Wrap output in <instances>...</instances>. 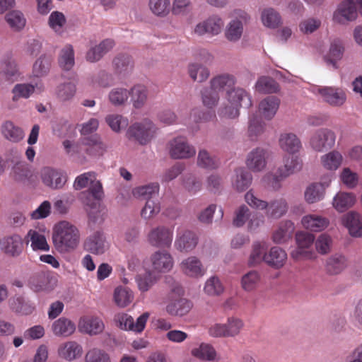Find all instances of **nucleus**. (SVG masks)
<instances>
[{
  "label": "nucleus",
  "instance_id": "obj_47",
  "mask_svg": "<svg viewBox=\"0 0 362 362\" xmlns=\"http://www.w3.org/2000/svg\"><path fill=\"white\" fill-rule=\"evenodd\" d=\"M12 176L15 181L24 182L32 175L25 162L18 161L12 168Z\"/></svg>",
  "mask_w": 362,
  "mask_h": 362
},
{
  "label": "nucleus",
  "instance_id": "obj_14",
  "mask_svg": "<svg viewBox=\"0 0 362 362\" xmlns=\"http://www.w3.org/2000/svg\"><path fill=\"white\" fill-rule=\"evenodd\" d=\"M198 238L191 230H184L177 235L175 242V247L180 252H189L192 250L197 245Z\"/></svg>",
  "mask_w": 362,
  "mask_h": 362
},
{
  "label": "nucleus",
  "instance_id": "obj_6",
  "mask_svg": "<svg viewBox=\"0 0 362 362\" xmlns=\"http://www.w3.org/2000/svg\"><path fill=\"white\" fill-rule=\"evenodd\" d=\"M335 134L328 129H320L310 139L312 148L317 151L330 149L335 143Z\"/></svg>",
  "mask_w": 362,
  "mask_h": 362
},
{
  "label": "nucleus",
  "instance_id": "obj_51",
  "mask_svg": "<svg viewBox=\"0 0 362 362\" xmlns=\"http://www.w3.org/2000/svg\"><path fill=\"white\" fill-rule=\"evenodd\" d=\"M262 21L265 26L275 28L281 24V16L274 8L264 9L262 13Z\"/></svg>",
  "mask_w": 362,
  "mask_h": 362
},
{
  "label": "nucleus",
  "instance_id": "obj_16",
  "mask_svg": "<svg viewBox=\"0 0 362 362\" xmlns=\"http://www.w3.org/2000/svg\"><path fill=\"white\" fill-rule=\"evenodd\" d=\"M115 45L112 39H105L101 41L99 45L90 49L86 53V59L90 62L99 61L106 53L110 51Z\"/></svg>",
  "mask_w": 362,
  "mask_h": 362
},
{
  "label": "nucleus",
  "instance_id": "obj_20",
  "mask_svg": "<svg viewBox=\"0 0 362 362\" xmlns=\"http://www.w3.org/2000/svg\"><path fill=\"white\" fill-rule=\"evenodd\" d=\"M78 329L90 335L98 334L103 332L104 324L98 317H83L80 319Z\"/></svg>",
  "mask_w": 362,
  "mask_h": 362
},
{
  "label": "nucleus",
  "instance_id": "obj_38",
  "mask_svg": "<svg viewBox=\"0 0 362 362\" xmlns=\"http://www.w3.org/2000/svg\"><path fill=\"white\" fill-rule=\"evenodd\" d=\"M201 95L203 105L209 109H213L216 107L219 100V93L211 85L210 87H206L201 90Z\"/></svg>",
  "mask_w": 362,
  "mask_h": 362
},
{
  "label": "nucleus",
  "instance_id": "obj_37",
  "mask_svg": "<svg viewBox=\"0 0 362 362\" xmlns=\"http://www.w3.org/2000/svg\"><path fill=\"white\" fill-rule=\"evenodd\" d=\"M51 56L43 54L33 64V74L37 77H43L49 72L52 64Z\"/></svg>",
  "mask_w": 362,
  "mask_h": 362
},
{
  "label": "nucleus",
  "instance_id": "obj_39",
  "mask_svg": "<svg viewBox=\"0 0 362 362\" xmlns=\"http://www.w3.org/2000/svg\"><path fill=\"white\" fill-rule=\"evenodd\" d=\"M235 188L238 191L243 192L246 190L251 185L252 177L250 172L244 168L236 169Z\"/></svg>",
  "mask_w": 362,
  "mask_h": 362
},
{
  "label": "nucleus",
  "instance_id": "obj_8",
  "mask_svg": "<svg viewBox=\"0 0 362 362\" xmlns=\"http://www.w3.org/2000/svg\"><path fill=\"white\" fill-rule=\"evenodd\" d=\"M170 154L174 159L188 158L195 155V148L184 137H177L170 142Z\"/></svg>",
  "mask_w": 362,
  "mask_h": 362
},
{
  "label": "nucleus",
  "instance_id": "obj_10",
  "mask_svg": "<svg viewBox=\"0 0 362 362\" xmlns=\"http://www.w3.org/2000/svg\"><path fill=\"white\" fill-rule=\"evenodd\" d=\"M341 223L348 230L351 236L362 238V216L356 211H351L344 214Z\"/></svg>",
  "mask_w": 362,
  "mask_h": 362
},
{
  "label": "nucleus",
  "instance_id": "obj_23",
  "mask_svg": "<svg viewBox=\"0 0 362 362\" xmlns=\"http://www.w3.org/2000/svg\"><path fill=\"white\" fill-rule=\"evenodd\" d=\"M347 259L343 255L335 254L330 256L326 262V272L329 275L340 274L347 267Z\"/></svg>",
  "mask_w": 362,
  "mask_h": 362
},
{
  "label": "nucleus",
  "instance_id": "obj_36",
  "mask_svg": "<svg viewBox=\"0 0 362 362\" xmlns=\"http://www.w3.org/2000/svg\"><path fill=\"white\" fill-rule=\"evenodd\" d=\"M256 90L262 93H277L279 90V84L270 76H261L256 83Z\"/></svg>",
  "mask_w": 362,
  "mask_h": 362
},
{
  "label": "nucleus",
  "instance_id": "obj_52",
  "mask_svg": "<svg viewBox=\"0 0 362 362\" xmlns=\"http://www.w3.org/2000/svg\"><path fill=\"white\" fill-rule=\"evenodd\" d=\"M182 268L185 273L191 276L202 275L201 262L195 257H191L183 261Z\"/></svg>",
  "mask_w": 362,
  "mask_h": 362
},
{
  "label": "nucleus",
  "instance_id": "obj_11",
  "mask_svg": "<svg viewBox=\"0 0 362 362\" xmlns=\"http://www.w3.org/2000/svg\"><path fill=\"white\" fill-rule=\"evenodd\" d=\"M43 183L52 189H61L66 182V176L63 172L49 167L44 168L41 173Z\"/></svg>",
  "mask_w": 362,
  "mask_h": 362
},
{
  "label": "nucleus",
  "instance_id": "obj_56",
  "mask_svg": "<svg viewBox=\"0 0 362 362\" xmlns=\"http://www.w3.org/2000/svg\"><path fill=\"white\" fill-rule=\"evenodd\" d=\"M259 280V274L257 271L252 270L243 276L242 287L246 291H251L255 288Z\"/></svg>",
  "mask_w": 362,
  "mask_h": 362
},
{
  "label": "nucleus",
  "instance_id": "obj_5",
  "mask_svg": "<svg viewBox=\"0 0 362 362\" xmlns=\"http://www.w3.org/2000/svg\"><path fill=\"white\" fill-rule=\"evenodd\" d=\"M57 282V279L50 272L38 271L30 276L28 286L35 292L50 291L56 286Z\"/></svg>",
  "mask_w": 362,
  "mask_h": 362
},
{
  "label": "nucleus",
  "instance_id": "obj_22",
  "mask_svg": "<svg viewBox=\"0 0 362 362\" xmlns=\"http://www.w3.org/2000/svg\"><path fill=\"white\" fill-rule=\"evenodd\" d=\"M52 329L54 335L66 337L74 332L76 325L71 320L62 317L53 322Z\"/></svg>",
  "mask_w": 362,
  "mask_h": 362
},
{
  "label": "nucleus",
  "instance_id": "obj_17",
  "mask_svg": "<svg viewBox=\"0 0 362 362\" xmlns=\"http://www.w3.org/2000/svg\"><path fill=\"white\" fill-rule=\"evenodd\" d=\"M105 238L101 231H96L90 236L84 243L86 250L96 255H101L105 252Z\"/></svg>",
  "mask_w": 362,
  "mask_h": 362
},
{
  "label": "nucleus",
  "instance_id": "obj_43",
  "mask_svg": "<svg viewBox=\"0 0 362 362\" xmlns=\"http://www.w3.org/2000/svg\"><path fill=\"white\" fill-rule=\"evenodd\" d=\"M134 296L132 291L128 288L118 286L114 292V299L115 303L122 308L126 307L133 300Z\"/></svg>",
  "mask_w": 362,
  "mask_h": 362
},
{
  "label": "nucleus",
  "instance_id": "obj_57",
  "mask_svg": "<svg viewBox=\"0 0 362 362\" xmlns=\"http://www.w3.org/2000/svg\"><path fill=\"white\" fill-rule=\"evenodd\" d=\"M269 210H271L270 216L279 218L285 214L288 210V204L285 199H279L272 201L268 205Z\"/></svg>",
  "mask_w": 362,
  "mask_h": 362
},
{
  "label": "nucleus",
  "instance_id": "obj_49",
  "mask_svg": "<svg viewBox=\"0 0 362 362\" xmlns=\"http://www.w3.org/2000/svg\"><path fill=\"white\" fill-rule=\"evenodd\" d=\"M192 354L204 361H213L215 359L216 352L211 345L202 343L199 348L192 350Z\"/></svg>",
  "mask_w": 362,
  "mask_h": 362
},
{
  "label": "nucleus",
  "instance_id": "obj_50",
  "mask_svg": "<svg viewBox=\"0 0 362 362\" xmlns=\"http://www.w3.org/2000/svg\"><path fill=\"white\" fill-rule=\"evenodd\" d=\"M74 50L71 45L62 49L58 59L59 66L64 70L69 71L74 65Z\"/></svg>",
  "mask_w": 362,
  "mask_h": 362
},
{
  "label": "nucleus",
  "instance_id": "obj_63",
  "mask_svg": "<svg viewBox=\"0 0 362 362\" xmlns=\"http://www.w3.org/2000/svg\"><path fill=\"white\" fill-rule=\"evenodd\" d=\"M129 91L125 88H115L110 93L109 98L115 105H120L128 99Z\"/></svg>",
  "mask_w": 362,
  "mask_h": 362
},
{
  "label": "nucleus",
  "instance_id": "obj_45",
  "mask_svg": "<svg viewBox=\"0 0 362 362\" xmlns=\"http://www.w3.org/2000/svg\"><path fill=\"white\" fill-rule=\"evenodd\" d=\"M2 133L7 139L14 142L20 141L23 137V130L10 121L6 122L3 125Z\"/></svg>",
  "mask_w": 362,
  "mask_h": 362
},
{
  "label": "nucleus",
  "instance_id": "obj_33",
  "mask_svg": "<svg viewBox=\"0 0 362 362\" xmlns=\"http://www.w3.org/2000/svg\"><path fill=\"white\" fill-rule=\"evenodd\" d=\"M302 223L305 228L318 232L327 227L329 221L326 218L315 215H309L303 218Z\"/></svg>",
  "mask_w": 362,
  "mask_h": 362
},
{
  "label": "nucleus",
  "instance_id": "obj_13",
  "mask_svg": "<svg viewBox=\"0 0 362 362\" xmlns=\"http://www.w3.org/2000/svg\"><path fill=\"white\" fill-rule=\"evenodd\" d=\"M1 249L8 256L18 257L23 249V243L21 237L14 234L4 237L0 241Z\"/></svg>",
  "mask_w": 362,
  "mask_h": 362
},
{
  "label": "nucleus",
  "instance_id": "obj_25",
  "mask_svg": "<svg viewBox=\"0 0 362 362\" xmlns=\"http://www.w3.org/2000/svg\"><path fill=\"white\" fill-rule=\"evenodd\" d=\"M112 64L116 74L122 76L128 74L134 67L132 58L127 54H119L114 58Z\"/></svg>",
  "mask_w": 362,
  "mask_h": 362
},
{
  "label": "nucleus",
  "instance_id": "obj_31",
  "mask_svg": "<svg viewBox=\"0 0 362 362\" xmlns=\"http://www.w3.org/2000/svg\"><path fill=\"white\" fill-rule=\"evenodd\" d=\"M301 168V160L292 155L284 160V165L279 168L278 173H279L281 179H284L290 175L300 171Z\"/></svg>",
  "mask_w": 362,
  "mask_h": 362
},
{
  "label": "nucleus",
  "instance_id": "obj_35",
  "mask_svg": "<svg viewBox=\"0 0 362 362\" xmlns=\"http://www.w3.org/2000/svg\"><path fill=\"white\" fill-rule=\"evenodd\" d=\"M210 83L218 93L221 90H226L228 94V90H232L234 88L235 80L233 76L224 74L214 78Z\"/></svg>",
  "mask_w": 362,
  "mask_h": 362
},
{
  "label": "nucleus",
  "instance_id": "obj_46",
  "mask_svg": "<svg viewBox=\"0 0 362 362\" xmlns=\"http://www.w3.org/2000/svg\"><path fill=\"white\" fill-rule=\"evenodd\" d=\"M81 346L75 341L68 342L59 349V355L69 361L81 356Z\"/></svg>",
  "mask_w": 362,
  "mask_h": 362
},
{
  "label": "nucleus",
  "instance_id": "obj_40",
  "mask_svg": "<svg viewBox=\"0 0 362 362\" xmlns=\"http://www.w3.org/2000/svg\"><path fill=\"white\" fill-rule=\"evenodd\" d=\"M281 147L290 153L297 152L300 147V141L293 134L281 135L279 140Z\"/></svg>",
  "mask_w": 362,
  "mask_h": 362
},
{
  "label": "nucleus",
  "instance_id": "obj_7",
  "mask_svg": "<svg viewBox=\"0 0 362 362\" xmlns=\"http://www.w3.org/2000/svg\"><path fill=\"white\" fill-rule=\"evenodd\" d=\"M173 231L164 226H158L151 230L148 234V241L153 246L166 248L171 245Z\"/></svg>",
  "mask_w": 362,
  "mask_h": 362
},
{
  "label": "nucleus",
  "instance_id": "obj_62",
  "mask_svg": "<svg viewBox=\"0 0 362 362\" xmlns=\"http://www.w3.org/2000/svg\"><path fill=\"white\" fill-rule=\"evenodd\" d=\"M321 25V21L310 18L301 21L299 24L300 30L306 35L311 34L317 30Z\"/></svg>",
  "mask_w": 362,
  "mask_h": 362
},
{
  "label": "nucleus",
  "instance_id": "obj_59",
  "mask_svg": "<svg viewBox=\"0 0 362 362\" xmlns=\"http://www.w3.org/2000/svg\"><path fill=\"white\" fill-rule=\"evenodd\" d=\"M30 237L31 246L34 250H49V245L45 235L30 230L28 234Z\"/></svg>",
  "mask_w": 362,
  "mask_h": 362
},
{
  "label": "nucleus",
  "instance_id": "obj_29",
  "mask_svg": "<svg viewBox=\"0 0 362 362\" xmlns=\"http://www.w3.org/2000/svg\"><path fill=\"white\" fill-rule=\"evenodd\" d=\"M356 196L351 192H339L333 199V206L339 212L352 207L356 202Z\"/></svg>",
  "mask_w": 362,
  "mask_h": 362
},
{
  "label": "nucleus",
  "instance_id": "obj_4",
  "mask_svg": "<svg viewBox=\"0 0 362 362\" xmlns=\"http://www.w3.org/2000/svg\"><path fill=\"white\" fill-rule=\"evenodd\" d=\"M295 240L297 247L291 252V257L295 260L310 259L313 253L310 249L315 240L314 235L307 231H298Z\"/></svg>",
  "mask_w": 362,
  "mask_h": 362
},
{
  "label": "nucleus",
  "instance_id": "obj_27",
  "mask_svg": "<svg viewBox=\"0 0 362 362\" xmlns=\"http://www.w3.org/2000/svg\"><path fill=\"white\" fill-rule=\"evenodd\" d=\"M192 307V304L189 300L180 298L172 300L166 306V310L171 315L183 316L189 312Z\"/></svg>",
  "mask_w": 362,
  "mask_h": 362
},
{
  "label": "nucleus",
  "instance_id": "obj_58",
  "mask_svg": "<svg viewBox=\"0 0 362 362\" xmlns=\"http://www.w3.org/2000/svg\"><path fill=\"white\" fill-rule=\"evenodd\" d=\"M159 185L158 183H151L148 185L137 187L135 189L134 194L144 199H153L158 196Z\"/></svg>",
  "mask_w": 362,
  "mask_h": 362
},
{
  "label": "nucleus",
  "instance_id": "obj_41",
  "mask_svg": "<svg viewBox=\"0 0 362 362\" xmlns=\"http://www.w3.org/2000/svg\"><path fill=\"white\" fill-rule=\"evenodd\" d=\"M265 255H267V248L265 246L259 243H255L248 260L249 266L255 267L262 262H265Z\"/></svg>",
  "mask_w": 362,
  "mask_h": 362
},
{
  "label": "nucleus",
  "instance_id": "obj_1",
  "mask_svg": "<svg viewBox=\"0 0 362 362\" xmlns=\"http://www.w3.org/2000/svg\"><path fill=\"white\" fill-rule=\"evenodd\" d=\"M103 197V187L100 181L92 182L88 189L80 193L79 199L88 214L90 225L100 223L103 221L100 211Z\"/></svg>",
  "mask_w": 362,
  "mask_h": 362
},
{
  "label": "nucleus",
  "instance_id": "obj_61",
  "mask_svg": "<svg viewBox=\"0 0 362 362\" xmlns=\"http://www.w3.org/2000/svg\"><path fill=\"white\" fill-rule=\"evenodd\" d=\"M85 362H111L110 356L103 350L93 349L86 355Z\"/></svg>",
  "mask_w": 362,
  "mask_h": 362
},
{
  "label": "nucleus",
  "instance_id": "obj_24",
  "mask_svg": "<svg viewBox=\"0 0 362 362\" xmlns=\"http://www.w3.org/2000/svg\"><path fill=\"white\" fill-rule=\"evenodd\" d=\"M279 104L280 100L276 96H267L260 102L259 111L265 119L269 120L275 115Z\"/></svg>",
  "mask_w": 362,
  "mask_h": 362
},
{
  "label": "nucleus",
  "instance_id": "obj_48",
  "mask_svg": "<svg viewBox=\"0 0 362 362\" xmlns=\"http://www.w3.org/2000/svg\"><path fill=\"white\" fill-rule=\"evenodd\" d=\"M189 76L194 81L202 83L209 76V71L207 68L198 63L191 64L188 66Z\"/></svg>",
  "mask_w": 362,
  "mask_h": 362
},
{
  "label": "nucleus",
  "instance_id": "obj_19",
  "mask_svg": "<svg viewBox=\"0 0 362 362\" xmlns=\"http://www.w3.org/2000/svg\"><path fill=\"white\" fill-rule=\"evenodd\" d=\"M265 154L266 151L263 148L253 149L247 157V168L255 172L262 170L266 165Z\"/></svg>",
  "mask_w": 362,
  "mask_h": 362
},
{
  "label": "nucleus",
  "instance_id": "obj_60",
  "mask_svg": "<svg viewBox=\"0 0 362 362\" xmlns=\"http://www.w3.org/2000/svg\"><path fill=\"white\" fill-rule=\"evenodd\" d=\"M342 156L337 151H332L322 158L323 165L328 170H336L341 164Z\"/></svg>",
  "mask_w": 362,
  "mask_h": 362
},
{
  "label": "nucleus",
  "instance_id": "obj_54",
  "mask_svg": "<svg viewBox=\"0 0 362 362\" xmlns=\"http://www.w3.org/2000/svg\"><path fill=\"white\" fill-rule=\"evenodd\" d=\"M76 93V86L72 82L59 84L56 88V95L59 99L66 101L71 99Z\"/></svg>",
  "mask_w": 362,
  "mask_h": 362
},
{
  "label": "nucleus",
  "instance_id": "obj_9",
  "mask_svg": "<svg viewBox=\"0 0 362 362\" xmlns=\"http://www.w3.org/2000/svg\"><path fill=\"white\" fill-rule=\"evenodd\" d=\"M0 74L2 78L11 83L17 81L20 71L13 54L11 52L5 54L1 59Z\"/></svg>",
  "mask_w": 362,
  "mask_h": 362
},
{
  "label": "nucleus",
  "instance_id": "obj_15",
  "mask_svg": "<svg viewBox=\"0 0 362 362\" xmlns=\"http://www.w3.org/2000/svg\"><path fill=\"white\" fill-rule=\"evenodd\" d=\"M330 180L324 182H314L305 189V199L309 204L319 202L324 197L325 189L329 185Z\"/></svg>",
  "mask_w": 362,
  "mask_h": 362
},
{
  "label": "nucleus",
  "instance_id": "obj_64",
  "mask_svg": "<svg viewBox=\"0 0 362 362\" xmlns=\"http://www.w3.org/2000/svg\"><path fill=\"white\" fill-rule=\"evenodd\" d=\"M264 129V122L260 116L252 115L250 118L248 132L250 136H257L260 134Z\"/></svg>",
  "mask_w": 362,
  "mask_h": 362
},
{
  "label": "nucleus",
  "instance_id": "obj_2",
  "mask_svg": "<svg viewBox=\"0 0 362 362\" xmlns=\"http://www.w3.org/2000/svg\"><path fill=\"white\" fill-rule=\"evenodd\" d=\"M79 237L78 230L66 221H60L53 228V243L62 252L75 249L79 243Z\"/></svg>",
  "mask_w": 362,
  "mask_h": 362
},
{
  "label": "nucleus",
  "instance_id": "obj_18",
  "mask_svg": "<svg viewBox=\"0 0 362 362\" xmlns=\"http://www.w3.org/2000/svg\"><path fill=\"white\" fill-rule=\"evenodd\" d=\"M228 100L232 105L239 107L249 108L252 106V100L250 95L243 88H233L228 90Z\"/></svg>",
  "mask_w": 362,
  "mask_h": 362
},
{
  "label": "nucleus",
  "instance_id": "obj_34",
  "mask_svg": "<svg viewBox=\"0 0 362 362\" xmlns=\"http://www.w3.org/2000/svg\"><path fill=\"white\" fill-rule=\"evenodd\" d=\"M10 308L15 313L21 315H30L34 310L28 301H26L22 296H14L8 300Z\"/></svg>",
  "mask_w": 362,
  "mask_h": 362
},
{
  "label": "nucleus",
  "instance_id": "obj_32",
  "mask_svg": "<svg viewBox=\"0 0 362 362\" xmlns=\"http://www.w3.org/2000/svg\"><path fill=\"white\" fill-rule=\"evenodd\" d=\"M344 52V48L339 41H334L331 43L327 54L323 59L327 65H332L334 69H338L337 62L340 60Z\"/></svg>",
  "mask_w": 362,
  "mask_h": 362
},
{
  "label": "nucleus",
  "instance_id": "obj_21",
  "mask_svg": "<svg viewBox=\"0 0 362 362\" xmlns=\"http://www.w3.org/2000/svg\"><path fill=\"white\" fill-rule=\"evenodd\" d=\"M265 262L274 269L281 268L287 259L286 252L280 247H272L269 254L264 256Z\"/></svg>",
  "mask_w": 362,
  "mask_h": 362
},
{
  "label": "nucleus",
  "instance_id": "obj_44",
  "mask_svg": "<svg viewBox=\"0 0 362 362\" xmlns=\"http://www.w3.org/2000/svg\"><path fill=\"white\" fill-rule=\"evenodd\" d=\"M243 32V25L242 21L235 19L229 23L225 35L229 41L236 42L241 37Z\"/></svg>",
  "mask_w": 362,
  "mask_h": 362
},
{
  "label": "nucleus",
  "instance_id": "obj_30",
  "mask_svg": "<svg viewBox=\"0 0 362 362\" xmlns=\"http://www.w3.org/2000/svg\"><path fill=\"white\" fill-rule=\"evenodd\" d=\"M153 269L158 272H167L173 267L172 257L169 253L156 252L152 257Z\"/></svg>",
  "mask_w": 362,
  "mask_h": 362
},
{
  "label": "nucleus",
  "instance_id": "obj_55",
  "mask_svg": "<svg viewBox=\"0 0 362 362\" xmlns=\"http://www.w3.org/2000/svg\"><path fill=\"white\" fill-rule=\"evenodd\" d=\"M9 25L17 30H21L25 25V19L23 14L19 11H11L5 16Z\"/></svg>",
  "mask_w": 362,
  "mask_h": 362
},
{
  "label": "nucleus",
  "instance_id": "obj_42",
  "mask_svg": "<svg viewBox=\"0 0 362 362\" xmlns=\"http://www.w3.org/2000/svg\"><path fill=\"white\" fill-rule=\"evenodd\" d=\"M129 95L131 96L134 107L140 108L146 101L147 90L144 86L137 85L134 86L131 90L129 91Z\"/></svg>",
  "mask_w": 362,
  "mask_h": 362
},
{
  "label": "nucleus",
  "instance_id": "obj_3",
  "mask_svg": "<svg viewBox=\"0 0 362 362\" xmlns=\"http://www.w3.org/2000/svg\"><path fill=\"white\" fill-rule=\"evenodd\" d=\"M156 128L153 123L144 119L141 122H135L127 129L126 136L129 140L137 141L141 145H146L154 137Z\"/></svg>",
  "mask_w": 362,
  "mask_h": 362
},
{
  "label": "nucleus",
  "instance_id": "obj_53",
  "mask_svg": "<svg viewBox=\"0 0 362 362\" xmlns=\"http://www.w3.org/2000/svg\"><path fill=\"white\" fill-rule=\"evenodd\" d=\"M149 6L151 11L158 16H165L170 11V0H150Z\"/></svg>",
  "mask_w": 362,
  "mask_h": 362
},
{
  "label": "nucleus",
  "instance_id": "obj_28",
  "mask_svg": "<svg viewBox=\"0 0 362 362\" xmlns=\"http://www.w3.org/2000/svg\"><path fill=\"white\" fill-rule=\"evenodd\" d=\"M320 94L325 100L332 105H341L346 100V95L343 90L331 87L320 89Z\"/></svg>",
  "mask_w": 362,
  "mask_h": 362
},
{
  "label": "nucleus",
  "instance_id": "obj_12",
  "mask_svg": "<svg viewBox=\"0 0 362 362\" xmlns=\"http://www.w3.org/2000/svg\"><path fill=\"white\" fill-rule=\"evenodd\" d=\"M357 11L354 0H344L337 10L334 13L333 20L339 23H344V21H351L356 18Z\"/></svg>",
  "mask_w": 362,
  "mask_h": 362
},
{
  "label": "nucleus",
  "instance_id": "obj_26",
  "mask_svg": "<svg viewBox=\"0 0 362 362\" xmlns=\"http://www.w3.org/2000/svg\"><path fill=\"white\" fill-rule=\"evenodd\" d=\"M223 21L219 18H210L195 28V33L202 35L205 33L217 35L221 31Z\"/></svg>",
  "mask_w": 362,
  "mask_h": 362
}]
</instances>
